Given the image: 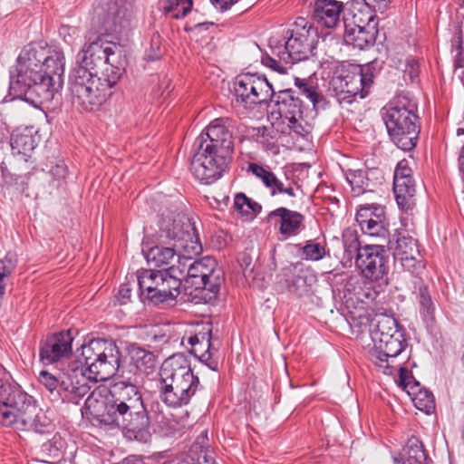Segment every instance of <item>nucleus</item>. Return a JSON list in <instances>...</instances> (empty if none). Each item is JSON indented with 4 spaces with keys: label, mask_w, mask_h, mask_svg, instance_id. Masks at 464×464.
Masks as SVG:
<instances>
[{
    "label": "nucleus",
    "mask_w": 464,
    "mask_h": 464,
    "mask_svg": "<svg viewBox=\"0 0 464 464\" xmlns=\"http://www.w3.org/2000/svg\"><path fill=\"white\" fill-rule=\"evenodd\" d=\"M64 54L38 43H30L20 52L11 72L9 91L39 107L51 102L63 85Z\"/></svg>",
    "instance_id": "obj_1"
},
{
    "label": "nucleus",
    "mask_w": 464,
    "mask_h": 464,
    "mask_svg": "<svg viewBox=\"0 0 464 464\" xmlns=\"http://www.w3.org/2000/svg\"><path fill=\"white\" fill-rule=\"evenodd\" d=\"M234 128L235 121L231 118H217L197 139L198 149L190 169L200 182L211 184L226 171L234 151Z\"/></svg>",
    "instance_id": "obj_2"
},
{
    "label": "nucleus",
    "mask_w": 464,
    "mask_h": 464,
    "mask_svg": "<svg viewBox=\"0 0 464 464\" xmlns=\"http://www.w3.org/2000/svg\"><path fill=\"white\" fill-rule=\"evenodd\" d=\"M102 423L127 430L135 438L149 428L150 420L142 396L134 382L121 380L111 385Z\"/></svg>",
    "instance_id": "obj_3"
},
{
    "label": "nucleus",
    "mask_w": 464,
    "mask_h": 464,
    "mask_svg": "<svg viewBox=\"0 0 464 464\" xmlns=\"http://www.w3.org/2000/svg\"><path fill=\"white\" fill-rule=\"evenodd\" d=\"M117 16L104 14L100 7L95 9L90 28L85 33V43L77 55V65L72 72L82 70L86 74L100 76L103 69L116 66L114 56L117 45L103 40V36L120 31L121 23Z\"/></svg>",
    "instance_id": "obj_4"
},
{
    "label": "nucleus",
    "mask_w": 464,
    "mask_h": 464,
    "mask_svg": "<svg viewBox=\"0 0 464 464\" xmlns=\"http://www.w3.org/2000/svg\"><path fill=\"white\" fill-rule=\"evenodd\" d=\"M318 43L317 29L305 18L298 17L285 32L282 39L271 37V53L262 56V63L281 74L293 64L306 60Z\"/></svg>",
    "instance_id": "obj_5"
},
{
    "label": "nucleus",
    "mask_w": 464,
    "mask_h": 464,
    "mask_svg": "<svg viewBox=\"0 0 464 464\" xmlns=\"http://www.w3.org/2000/svg\"><path fill=\"white\" fill-rule=\"evenodd\" d=\"M123 68L108 66L100 76L86 74L84 71L70 74V98L72 105L82 111H98L112 95V89L123 74Z\"/></svg>",
    "instance_id": "obj_6"
},
{
    "label": "nucleus",
    "mask_w": 464,
    "mask_h": 464,
    "mask_svg": "<svg viewBox=\"0 0 464 464\" xmlns=\"http://www.w3.org/2000/svg\"><path fill=\"white\" fill-rule=\"evenodd\" d=\"M160 397L170 408H181L190 402L199 387V379L183 353H175L161 364Z\"/></svg>",
    "instance_id": "obj_7"
},
{
    "label": "nucleus",
    "mask_w": 464,
    "mask_h": 464,
    "mask_svg": "<svg viewBox=\"0 0 464 464\" xmlns=\"http://www.w3.org/2000/svg\"><path fill=\"white\" fill-rule=\"evenodd\" d=\"M185 259H178V266L161 270L145 269L139 273L138 284L142 295L158 304L175 300L180 294L185 277Z\"/></svg>",
    "instance_id": "obj_8"
},
{
    "label": "nucleus",
    "mask_w": 464,
    "mask_h": 464,
    "mask_svg": "<svg viewBox=\"0 0 464 464\" xmlns=\"http://www.w3.org/2000/svg\"><path fill=\"white\" fill-rule=\"evenodd\" d=\"M382 119L393 143L402 150H411L417 144L420 127L413 106L406 99H396L382 110Z\"/></svg>",
    "instance_id": "obj_9"
},
{
    "label": "nucleus",
    "mask_w": 464,
    "mask_h": 464,
    "mask_svg": "<svg viewBox=\"0 0 464 464\" xmlns=\"http://www.w3.org/2000/svg\"><path fill=\"white\" fill-rule=\"evenodd\" d=\"M84 364H81L86 381H106L113 376L121 363V352L112 340L93 339L82 346Z\"/></svg>",
    "instance_id": "obj_10"
},
{
    "label": "nucleus",
    "mask_w": 464,
    "mask_h": 464,
    "mask_svg": "<svg viewBox=\"0 0 464 464\" xmlns=\"http://www.w3.org/2000/svg\"><path fill=\"white\" fill-rule=\"evenodd\" d=\"M36 411L34 399L7 381L0 378V423L16 430H25L33 424Z\"/></svg>",
    "instance_id": "obj_11"
},
{
    "label": "nucleus",
    "mask_w": 464,
    "mask_h": 464,
    "mask_svg": "<svg viewBox=\"0 0 464 464\" xmlns=\"http://www.w3.org/2000/svg\"><path fill=\"white\" fill-rule=\"evenodd\" d=\"M38 380L51 393L56 391L63 401L74 403L90 392L83 368L77 360L70 362L58 377L47 371H42Z\"/></svg>",
    "instance_id": "obj_12"
},
{
    "label": "nucleus",
    "mask_w": 464,
    "mask_h": 464,
    "mask_svg": "<svg viewBox=\"0 0 464 464\" xmlns=\"http://www.w3.org/2000/svg\"><path fill=\"white\" fill-rule=\"evenodd\" d=\"M160 237L174 241V247L184 255L193 256L202 252L198 233L192 218L181 213H162L159 223Z\"/></svg>",
    "instance_id": "obj_13"
},
{
    "label": "nucleus",
    "mask_w": 464,
    "mask_h": 464,
    "mask_svg": "<svg viewBox=\"0 0 464 464\" xmlns=\"http://www.w3.org/2000/svg\"><path fill=\"white\" fill-rule=\"evenodd\" d=\"M373 83V73L369 67L353 66L334 77L331 92L339 104H351L357 96L366 97Z\"/></svg>",
    "instance_id": "obj_14"
},
{
    "label": "nucleus",
    "mask_w": 464,
    "mask_h": 464,
    "mask_svg": "<svg viewBox=\"0 0 464 464\" xmlns=\"http://www.w3.org/2000/svg\"><path fill=\"white\" fill-rule=\"evenodd\" d=\"M178 259L186 260L184 279L195 289L208 291L214 296L218 293L223 282V271L218 267L215 258L204 256L190 264L191 256L184 255Z\"/></svg>",
    "instance_id": "obj_15"
},
{
    "label": "nucleus",
    "mask_w": 464,
    "mask_h": 464,
    "mask_svg": "<svg viewBox=\"0 0 464 464\" xmlns=\"http://www.w3.org/2000/svg\"><path fill=\"white\" fill-rule=\"evenodd\" d=\"M234 91L237 102L246 108L266 103L274 97V89L266 76L256 73L238 75Z\"/></svg>",
    "instance_id": "obj_16"
},
{
    "label": "nucleus",
    "mask_w": 464,
    "mask_h": 464,
    "mask_svg": "<svg viewBox=\"0 0 464 464\" xmlns=\"http://www.w3.org/2000/svg\"><path fill=\"white\" fill-rule=\"evenodd\" d=\"M373 347L370 350V360L379 367L384 374H392L401 364L396 363V358L405 349L406 339L404 333L400 332L393 334H382L379 338L372 339Z\"/></svg>",
    "instance_id": "obj_17"
},
{
    "label": "nucleus",
    "mask_w": 464,
    "mask_h": 464,
    "mask_svg": "<svg viewBox=\"0 0 464 464\" xmlns=\"http://www.w3.org/2000/svg\"><path fill=\"white\" fill-rule=\"evenodd\" d=\"M355 264L362 276L371 281H379L388 273L387 252L380 244L364 246Z\"/></svg>",
    "instance_id": "obj_18"
},
{
    "label": "nucleus",
    "mask_w": 464,
    "mask_h": 464,
    "mask_svg": "<svg viewBox=\"0 0 464 464\" xmlns=\"http://www.w3.org/2000/svg\"><path fill=\"white\" fill-rule=\"evenodd\" d=\"M266 220L277 231L282 241L298 236L304 228V216L285 207L270 211Z\"/></svg>",
    "instance_id": "obj_19"
},
{
    "label": "nucleus",
    "mask_w": 464,
    "mask_h": 464,
    "mask_svg": "<svg viewBox=\"0 0 464 464\" xmlns=\"http://www.w3.org/2000/svg\"><path fill=\"white\" fill-rule=\"evenodd\" d=\"M343 20L344 24L343 39L347 44L363 49L374 44L378 29L372 15L368 18L365 24H357L356 15L353 16L352 21L344 17Z\"/></svg>",
    "instance_id": "obj_20"
},
{
    "label": "nucleus",
    "mask_w": 464,
    "mask_h": 464,
    "mask_svg": "<svg viewBox=\"0 0 464 464\" xmlns=\"http://www.w3.org/2000/svg\"><path fill=\"white\" fill-rule=\"evenodd\" d=\"M72 340L71 331L49 336L40 348V358L43 363L52 364L68 357L72 353Z\"/></svg>",
    "instance_id": "obj_21"
},
{
    "label": "nucleus",
    "mask_w": 464,
    "mask_h": 464,
    "mask_svg": "<svg viewBox=\"0 0 464 464\" xmlns=\"http://www.w3.org/2000/svg\"><path fill=\"white\" fill-rule=\"evenodd\" d=\"M396 382L410 396H412V401L417 409L430 413L435 408L433 394L427 390L419 389V383L413 381L411 372L408 369L400 367L399 378Z\"/></svg>",
    "instance_id": "obj_22"
},
{
    "label": "nucleus",
    "mask_w": 464,
    "mask_h": 464,
    "mask_svg": "<svg viewBox=\"0 0 464 464\" xmlns=\"http://www.w3.org/2000/svg\"><path fill=\"white\" fill-rule=\"evenodd\" d=\"M248 171L261 179L272 196L281 194H285L291 198L296 196V189L299 188V186L289 179L285 178V180H282L270 169L256 163H250L248 165Z\"/></svg>",
    "instance_id": "obj_23"
},
{
    "label": "nucleus",
    "mask_w": 464,
    "mask_h": 464,
    "mask_svg": "<svg viewBox=\"0 0 464 464\" xmlns=\"http://www.w3.org/2000/svg\"><path fill=\"white\" fill-rule=\"evenodd\" d=\"M39 141L40 136L34 127L17 128L13 131L10 138L12 152L27 161Z\"/></svg>",
    "instance_id": "obj_24"
},
{
    "label": "nucleus",
    "mask_w": 464,
    "mask_h": 464,
    "mask_svg": "<svg viewBox=\"0 0 464 464\" xmlns=\"http://www.w3.org/2000/svg\"><path fill=\"white\" fill-rule=\"evenodd\" d=\"M344 5L337 0H315L313 9L314 20L323 27L335 28L341 22Z\"/></svg>",
    "instance_id": "obj_25"
},
{
    "label": "nucleus",
    "mask_w": 464,
    "mask_h": 464,
    "mask_svg": "<svg viewBox=\"0 0 464 464\" xmlns=\"http://www.w3.org/2000/svg\"><path fill=\"white\" fill-rule=\"evenodd\" d=\"M272 100H274L277 111L282 118L303 114L302 101L296 92L291 89L283 90L277 93L274 92Z\"/></svg>",
    "instance_id": "obj_26"
},
{
    "label": "nucleus",
    "mask_w": 464,
    "mask_h": 464,
    "mask_svg": "<svg viewBox=\"0 0 464 464\" xmlns=\"http://www.w3.org/2000/svg\"><path fill=\"white\" fill-rule=\"evenodd\" d=\"M211 329L206 332H199L189 336H183L181 344L185 347L190 346L189 352L198 358L201 362H206L210 358L209 348L211 345Z\"/></svg>",
    "instance_id": "obj_27"
},
{
    "label": "nucleus",
    "mask_w": 464,
    "mask_h": 464,
    "mask_svg": "<svg viewBox=\"0 0 464 464\" xmlns=\"http://www.w3.org/2000/svg\"><path fill=\"white\" fill-rule=\"evenodd\" d=\"M128 353L130 362L139 371L149 374L156 369L158 361L154 353L147 351L136 343L128 347Z\"/></svg>",
    "instance_id": "obj_28"
},
{
    "label": "nucleus",
    "mask_w": 464,
    "mask_h": 464,
    "mask_svg": "<svg viewBox=\"0 0 464 464\" xmlns=\"http://www.w3.org/2000/svg\"><path fill=\"white\" fill-rule=\"evenodd\" d=\"M393 192L401 208L410 209L414 206L416 189L413 178L393 180Z\"/></svg>",
    "instance_id": "obj_29"
},
{
    "label": "nucleus",
    "mask_w": 464,
    "mask_h": 464,
    "mask_svg": "<svg viewBox=\"0 0 464 464\" xmlns=\"http://www.w3.org/2000/svg\"><path fill=\"white\" fill-rule=\"evenodd\" d=\"M428 457L422 443L417 438L408 440L401 459H395L396 464H427Z\"/></svg>",
    "instance_id": "obj_30"
},
{
    "label": "nucleus",
    "mask_w": 464,
    "mask_h": 464,
    "mask_svg": "<svg viewBox=\"0 0 464 464\" xmlns=\"http://www.w3.org/2000/svg\"><path fill=\"white\" fill-rule=\"evenodd\" d=\"M393 237L390 244L395 260L401 259L402 256H410L413 249H419L417 240L405 233H397Z\"/></svg>",
    "instance_id": "obj_31"
},
{
    "label": "nucleus",
    "mask_w": 464,
    "mask_h": 464,
    "mask_svg": "<svg viewBox=\"0 0 464 464\" xmlns=\"http://www.w3.org/2000/svg\"><path fill=\"white\" fill-rule=\"evenodd\" d=\"M175 248L154 246L146 253V260L149 265L155 267L169 266L177 256Z\"/></svg>",
    "instance_id": "obj_32"
},
{
    "label": "nucleus",
    "mask_w": 464,
    "mask_h": 464,
    "mask_svg": "<svg viewBox=\"0 0 464 464\" xmlns=\"http://www.w3.org/2000/svg\"><path fill=\"white\" fill-rule=\"evenodd\" d=\"M159 9L172 18L184 17L192 7V0H160Z\"/></svg>",
    "instance_id": "obj_33"
},
{
    "label": "nucleus",
    "mask_w": 464,
    "mask_h": 464,
    "mask_svg": "<svg viewBox=\"0 0 464 464\" xmlns=\"http://www.w3.org/2000/svg\"><path fill=\"white\" fill-rule=\"evenodd\" d=\"M374 320L376 323L371 331L372 339L379 338L381 334L385 336L386 334H393L396 333L403 332V330L399 326L396 319L392 316L381 314L378 315Z\"/></svg>",
    "instance_id": "obj_34"
},
{
    "label": "nucleus",
    "mask_w": 464,
    "mask_h": 464,
    "mask_svg": "<svg viewBox=\"0 0 464 464\" xmlns=\"http://www.w3.org/2000/svg\"><path fill=\"white\" fill-rule=\"evenodd\" d=\"M362 232L372 237L385 239L389 235L387 220H356Z\"/></svg>",
    "instance_id": "obj_35"
},
{
    "label": "nucleus",
    "mask_w": 464,
    "mask_h": 464,
    "mask_svg": "<svg viewBox=\"0 0 464 464\" xmlns=\"http://www.w3.org/2000/svg\"><path fill=\"white\" fill-rule=\"evenodd\" d=\"M343 243L344 248V254L348 259H353L360 254L363 246H361L358 234L355 230L348 228L343 233Z\"/></svg>",
    "instance_id": "obj_36"
},
{
    "label": "nucleus",
    "mask_w": 464,
    "mask_h": 464,
    "mask_svg": "<svg viewBox=\"0 0 464 464\" xmlns=\"http://www.w3.org/2000/svg\"><path fill=\"white\" fill-rule=\"evenodd\" d=\"M107 398H103L100 391H93L85 400V407L90 413L102 422V414L105 410Z\"/></svg>",
    "instance_id": "obj_37"
},
{
    "label": "nucleus",
    "mask_w": 464,
    "mask_h": 464,
    "mask_svg": "<svg viewBox=\"0 0 464 464\" xmlns=\"http://www.w3.org/2000/svg\"><path fill=\"white\" fill-rule=\"evenodd\" d=\"M396 261L401 264L403 269L412 274H418L420 270H423L425 267L419 249H413V252L410 253V256H402L401 259H398Z\"/></svg>",
    "instance_id": "obj_38"
},
{
    "label": "nucleus",
    "mask_w": 464,
    "mask_h": 464,
    "mask_svg": "<svg viewBox=\"0 0 464 464\" xmlns=\"http://www.w3.org/2000/svg\"><path fill=\"white\" fill-rule=\"evenodd\" d=\"M387 220L384 208L379 205L362 206L356 213V220Z\"/></svg>",
    "instance_id": "obj_39"
},
{
    "label": "nucleus",
    "mask_w": 464,
    "mask_h": 464,
    "mask_svg": "<svg viewBox=\"0 0 464 464\" xmlns=\"http://www.w3.org/2000/svg\"><path fill=\"white\" fill-rule=\"evenodd\" d=\"M346 179L355 195L362 193L368 185L365 172L362 169L349 170L346 173Z\"/></svg>",
    "instance_id": "obj_40"
},
{
    "label": "nucleus",
    "mask_w": 464,
    "mask_h": 464,
    "mask_svg": "<svg viewBox=\"0 0 464 464\" xmlns=\"http://www.w3.org/2000/svg\"><path fill=\"white\" fill-rule=\"evenodd\" d=\"M419 303L420 314L424 318H432L435 305L426 285L420 286L419 288Z\"/></svg>",
    "instance_id": "obj_41"
},
{
    "label": "nucleus",
    "mask_w": 464,
    "mask_h": 464,
    "mask_svg": "<svg viewBox=\"0 0 464 464\" xmlns=\"http://www.w3.org/2000/svg\"><path fill=\"white\" fill-rule=\"evenodd\" d=\"M284 119L285 121L284 122L286 124L289 132H294L299 136H304L309 132L308 125L303 119V114L292 115Z\"/></svg>",
    "instance_id": "obj_42"
},
{
    "label": "nucleus",
    "mask_w": 464,
    "mask_h": 464,
    "mask_svg": "<svg viewBox=\"0 0 464 464\" xmlns=\"http://www.w3.org/2000/svg\"><path fill=\"white\" fill-rule=\"evenodd\" d=\"M303 254L307 260L318 261L325 255V249L319 243L308 241L303 247Z\"/></svg>",
    "instance_id": "obj_43"
},
{
    "label": "nucleus",
    "mask_w": 464,
    "mask_h": 464,
    "mask_svg": "<svg viewBox=\"0 0 464 464\" xmlns=\"http://www.w3.org/2000/svg\"><path fill=\"white\" fill-rule=\"evenodd\" d=\"M162 55L161 42L159 34L151 37L150 48L146 50L145 58L148 61L159 60Z\"/></svg>",
    "instance_id": "obj_44"
},
{
    "label": "nucleus",
    "mask_w": 464,
    "mask_h": 464,
    "mask_svg": "<svg viewBox=\"0 0 464 464\" xmlns=\"http://www.w3.org/2000/svg\"><path fill=\"white\" fill-rule=\"evenodd\" d=\"M411 178H412V170L409 167L408 161L405 160L399 161L395 168L393 180L411 179Z\"/></svg>",
    "instance_id": "obj_45"
},
{
    "label": "nucleus",
    "mask_w": 464,
    "mask_h": 464,
    "mask_svg": "<svg viewBox=\"0 0 464 464\" xmlns=\"http://www.w3.org/2000/svg\"><path fill=\"white\" fill-rule=\"evenodd\" d=\"M249 207V198L244 193H237L234 198V208L238 213L244 216H247Z\"/></svg>",
    "instance_id": "obj_46"
},
{
    "label": "nucleus",
    "mask_w": 464,
    "mask_h": 464,
    "mask_svg": "<svg viewBox=\"0 0 464 464\" xmlns=\"http://www.w3.org/2000/svg\"><path fill=\"white\" fill-rule=\"evenodd\" d=\"M356 298L361 302H368L375 299L377 295V292L364 285L363 286H360L359 289L355 292Z\"/></svg>",
    "instance_id": "obj_47"
},
{
    "label": "nucleus",
    "mask_w": 464,
    "mask_h": 464,
    "mask_svg": "<svg viewBox=\"0 0 464 464\" xmlns=\"http://www.w3.org/2000/svg\"><path fill=\"white\" fill-rule=\"evenodd\" d=\"M59 33L63 37V40L71 45L74 44L75 39L79 36L78 29L68 25H62Z\"/></svg>",
    "instance_id": "obj_48"
},
{
    "label": "nucleus",
    "mask_w": 464,
    "mask_h": 464,
    "mask_svg": "<svg viewBox=\"0 0 464 464\" xmlns=\"http://www.w3.org/2000/svg\"><path fill=\"white\" fill-rule=\"evenodd\" d=\"M405 74H407L411 81L413 82L417 79L419 75V63L416 60L411 59L407 62L406 68L404 70Z\"/></svg>",
    "instance_id": "obj_49"
},
{
    "label": "nucleus",
    "mask_w": 464,
    "mask_h": 464,
    "mask_svg": "<svg viewBox=\"0 0 464 464\" xmlns=\"http://www.w3.org/2000/svg\"><path fill=\"white\" fill-rule=\"evenodd\" d=\"M50 173L53 177V179H65V177L67 176L68 169H67V167L63 163H61V164H56L55 166H53L51 169Z\"/></svg>",
    "instance_id": "obj_50"
},
{
    "label": "nucleus",
    "mask_w": 464,
    "mask_h": 464,
    "mask_svg": "<svg viewBox=\"0 0 464 464\" xmlns=\"http://www.w3.org/2000/svg\"><path fill=\"white\" fill-rule=\"evenodd\" d=\"M365 5L372 10H383L392 0H363Z\"/></svg>",
    "instance_id": "obj_51"
},
{
    "label": "nucleus",
    "mask_w": 464,
    "mask_h": 464,
    "mask_svg": "<svg viewBox=\"0 0 464 464\" xmlns=\"http://www.w3.org/2000/svg\"><path fill=\"white\" fill-rule=\"evenodd\" d=\"M300 89H303L304 93L305 96L315 105L318 103L320 95L316 92V91L310 86H307L306 84H302L300 86Z\"/></svg>",
    "instance_id": "obj_52"
},
{
    "label": "nucleus",
    "mask_w": 464,
    "mask_h": 464,
    "mask_svg": "<svg viewBox=\"0 0 464 464\" xmlns=\"http://www.w3.org/2000/svg\"><path fill=\"white\" fill-rule=\"evenodd\" d=\"M130 289L128 285H121L118 295H119V301L121 304H124L127 303L128 300H130Z\"/></svg>",
    "instance_id": "obj_53"
},
{
    "label": "nucleus",
    "mask_w": 464,
    "mask_h": 464,
    "mask_svg": "<svg viewBox=\"0 0 464 464\" xmlns=\"http://www.w3.org/2000/svg\"><path fill=\"white\" fill-rule=\"evenodd\" d=\"M238 0H211L213 5H218L221 10H227Z\"/></svg>",
    "instance_id": "obj_54"
},
{
    "label": "nucleus",
    "mask_w": 464,
    "mask_h": 464,
    "mask_svg": "<svg viewBox=\"0 0 464 464\" xmlns=\"http://www.w3.org/2000/svg\"><path fill=\"white\" fill-rule=\"evenodd\" d=\"M262 207L260 204H258L256 201H253L251 198H249V207L247 211V216L253 215L256 216L258 213L261 212Z\"/></svg>",
    "instance_id": "obj_55"
},
{
    "label": "nucleus",
    "mask_w": 464,
    "mask_h": 464,
    "mask_svg": "<svg viewBox=\"0 0 464 464\" xmlns=\"http://www.w3.org/2000/svg\"><path fill=\"white\" fill-rule=\"evenodd\" d=\"M459 170L461 171L463 177H464V143L460 150V155L459 158Z\"/></svg>",
    "instance_id": "obj_56"
},
{
    "label": "nucleus",
    "mask_w": 464,
    "mask_h": 464,
    "mask_svg": "<svg viewBox=\"0 0 464 464\" xmlns=\"http://www.w3.org/2000/svg\"><path fill=\"white\" fill-rule=\"evenodd\" d=\"M2 176L4 180L6 181L7 178L10 176V173L6 169H2Z\"/></svg>",
    "instance_id": "obj_57"
},
{
    "label": "nucleus",
    "mask_w": 464,
    "mask_h": 464,
    "mask_svg": "<svg viewBox=\"0 0 464 464\" xmlns=\"http://www.w3.org/2000/svg\"><path fill=\"white\" fill-rule=\"evenodd\" d=\"M213 23H199L196 25V27H201V26H204L206 28H208L209 25H212Z\"/></svg>",
    "instance_id": "obj_58"
},
{
    "label": "nucleus",
    "mask_w": 464,
    "mask_h": 464,
    "mask_svg": "<svg viewBox=\"0 0 464 464\" xmlns=\"http://www.w3.org/2000/svg\"><path fill=\"white\" fill-rule=\"evenodd\" d=\"M461 361H462V365L464 366V353H463V355H462Z\"/></svg>",
    "instance_id": "obj_59"
}]
</instances>
